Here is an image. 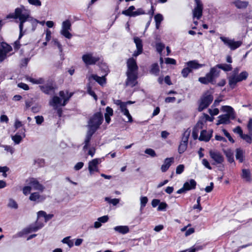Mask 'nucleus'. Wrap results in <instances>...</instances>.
<instances>
[{"mask_svg": "<svg viewBox=\"0 0 252 252\" xmlns=\"http://www.w3.org/2000/svg\"><path fill=\"white\" fill-rule=\"evenodd\" d=\"M30 11L26 9L24 6H22L20 7L16 8L14 13L9 14L7 16V18H12L14 19H18L19 20L20 34L19 39H20L23 36L22 30L24 27V23L26 21L30 20Z\"/></svg>", "mask_w": 252, "mask_h": 252, "instance_id": "obj_1", "label": "nucleus"}, {"mask_svg": "<svg viewBox=\"0 0 252 252\" xmlns=\"http://www.w3.org/2000/svg\"><path fill=\"white\" fill-rule=\"evenodd\" d=\"M27 183L28 185L23 188V193L25 195L30 194L32 190L42 192L45 189L43 185L35 178H30L27 181Z\"/></svg>", "mask_w": 252, "mask_h": 252, "instance_id": "obj_2", "label": "nucleus"}, {"mask_svg": "<svg viewBox=\"0 0 252 252\" xmlns=\"http://www.w3.org/2000/svg\"><path fill=\"white\" fill-rule=\"evenodd\" d=\"M73 93H69L67 91H62L59 93V95L54 96L50 101V104L53 107H57L58 106H65L72 96Z\"/></svg>", "mask_w": 252, "mask_h": 252, "instance_id": "obj_3", "label": "nucleus"}, {"mask_svg": "<svg viewBox=\"0 0 252 252\" xmlns=\"http://www.w3.org/2000/svg\"><path fill=\"white\" fill-rule=\"evenodd\" d=\"M221 110L224 112H226V114L219 116V120L217 123V125L228 124L230 119H234L235 115L233 109L231 107L229 106H223L221 108Z\"/></svg>", "mask_w": 252, "mask_h": 252, "instance_id": "obj_4", "label": "nucleus"}, {"mask_svg": "<svg viewBox=\"0 0 252 252\" xmlns=\"http://www.w3.org/2000/svg\"><path fill=\"white\" fill-rule=\"evenodd\" d=\"M103 121L102 114L100 112L94 114L88 123V129L95 132Z\"/></svg>", "mask_w": 252, "mask_h": 252, "instance_id": "obj_5", "label": "nucleus"}, {"mask_svg": "<svg viewBox=\"0 0 252 252\" xmlns=\"http://www.w3.org/2000/svg\"><path fill=\"white\" fill-rule=\"evenodd\" d=\"M220 72V71L216 69V67H212L209 72L207 73L205 76L199 78L198 81L204 84L213 83L214 79L219 76Z\"/></svg>", "mask_w": 252, "mask_h": 252, "instance_id": "obj_6", "label": "nucleus"}, {"mask_svg": "<svg viewBox=\"0 0 252 252\" xmlns=\"http://www.w3.org/2000/svg\"><path fill=\"white\" fill-rule=\"evenodd\" d=\"M213 97L211 93L207 92L205 93L200 99L198 110L199 111H202L206 108L212 102Z\"/></svg>", "mask_w": 252, "mask_h": 252, "instance_id": "obj_7", "label": "nucleus"}, {"mask_svg": "<svg viewBox=\"0 0 252 252\" xmlns=\"http://www.w3.org/2000/svg\"><path fill=\"white\" fill-rule=\"evenodd\" d=\"M248 76V73L246 71H243L239 75H232L228 79L229 84L232 87L234 88L237 83L246 80Z\"/></svg>", "mask_w": 252, "mask_h": 252, "instance_id": "obj_8", "label": "nucleus"}, {"mask_svg": "<svg viewBox=\"0 0 252 252\" xmlns=\"http://www.w3.org/2000/svg\"><path fill=\"white\" fill-rule=\"evenodd\" d=\"M101 69L103 71V73L102 74V76L100 77L95 74H92L89 77V79H94L96 81L98 84L101 85H103L106 82L105 76L108 74V68L107 65L105 64H101L100 66Z\"/></svg>", "mask_w": 252, "mask_h": 252, "instance_id": "obj_9", "label": "nucleus"}, {"mask_svg": "<svg viewBox=\"0 0 252 252\" xmlns=\"http://www.w3.org/2000/svg\"><path fill=\"white\" fill-rule=\"evenodd\" d=\"M71 30V24L69 20H66L62 23V29L60 33L65 37L70 39L72 37V34L70 31Z\"/></svg>", "mask_w": 252, "mask_h": 252, "instance_id": "obj_10", "label": "nucleus"}, {"mask_svg": "<svg viewBox=\"0 0 252 252\" xmlns=\"http://www.w3.org/2000/svg\"><path fill=\"white\" fill-rule=\"evenodd\" d=\"M82 59L84 63L87 65L94 64L100 60L99 57L94 56L92 53H88L83 55Z\"/></svg>", "mask_w": 252, "mask_h": 252, "instance_id": "obj_11", "label": "nucleus"}, {"mask_svg": "<svg viewBox=\"0 0 252 252\" xmlns=\"http://www.w3.org/2000/svg\"><path fill=\"white\" fill-rule=\"evenodd\" d=\"M220 39L224 44L228 46L232 50H234L238 48L242 44V42L241 41H235L233 39H231L224 36H220Z\"/></svg>", "mask_w": 252, "mask_h": 252, "instance_id": "obj_12", "label": "nucleus"}, {"mask_svg": "<svg viewBox=\"0 0 252 252\" xmlns=\"http://www.w3.org/2000/svg\"><path fill=\"white\" fill-rule=\"evenodd\" d=\"M196 186V182L194 179H190L186 181L183 187L177 190V193L181 194L186 192L187 191L194 189Z\"/></svg>", "mask_w": 252, "mask_h": 252, "instance_id": "obj_13", "label": "nucleus"}, {"mask_svg": "<svg viewBox=\"0 0 252 252\" xmlns=\"http://www.w3.org/2000/svg\"><path fill=\"white\" fill-rule=\"evenodd\" d=\"M12 50L11 47L6 43L2 42L0 45V62L6 57L7 54Z\"/></svg>", "mask_w": 252, "mask_h": 252, "instance_id": "obj_14", "label": "nucleus"}, {"mask_svg": "<svg viewBox=\"0 0 252 252\" xmlns=\"http://www.w3.org/2000/svg\"><path fill=\"white\" fill-rule=\"evenodd\" d=\"M209 155L214 161V164H221L224 161L222 155L218 151L211 150L209 152Z\"/></svg>", "mask_w": 252, "mask_h": 252, "instance_id": "obj_15", "label": "nucleus"}, {"mask_svg": "<svg viewBox=\"0 0 252 252\" xmlns=\"http://www.w3.org/2000/svg\"><path fill=\"white\" fill-rule=\"evenodd\" d=\"M127 70L126 73L138 74V66L136 60L133 58H130L127 61Z\"/></svg>", "mask_w": 252, "mask_h": 252, "instance_id": "obj_16", "label": "nucleus"}, {"mask_svg": "<svg viewBox=\"0 0 252 252\" xmlns=\"http://www.w3.org/2000/svg\"><path fill=\"white\" fill-rule=\"evenodd\" d=\"M101 162L100 158H94L89 161L88 163V169L91 174H93L94 172L98 171V165Z\"/></svg>", "mask_w": 252, "mask_h": 252, "instance_id": "obj_17", "label": "nucleus"}, {"mask_svg": "<svg viewBox=\"0 0 252 252\" xmlns=\"http://www.w3.org/2000/svg\"><path fill=\"white\" fill-rule=\"evenodd\" d=\"M138 74L135 73H126L127 79L126 82V86L133 87L137 83Z\"/></svg>", "mask_w": 252, "mask_h": 252, "instance_id": "obj_18", "label": "nucleus"}, {"mask_svg": "<svg viewBox=\"0 0 252 252\" xmlns=\"http://www.w3.org/2000/svg\"><path fill=\"white\" fill-rule=\"evenodd\" d=\"M43 225L42 224H36V225H31L29 227L25 228L23 231L19 233L20 236H21L23 234H26L30 233L32 231H36L37 230L41 228Z\"/></svg>", "mask_w": 252, "mask_h": 252, "instance_id": "obj_19", "label": "nucleus"}, {"mask_svg": "<svg viewBox=\"0 0 252 252\" xmlns=\"http://www.w3.org/2000/svg\"><path fill=\"white\" fill-rule=\"evenodd\" d=\"M39 192L38 191L31 193L29 196V200L36 203L43 201L45 199V197L41 195Z\"/></svg>", "mask_w": 252, "mask_h": 252, "instance_id": "obj_20", "label": "nucleus"}, {"mask_svg": "<svg viewBox=\"0 0 252 252\" xmlns=\"http://www.w3.org/2000/svg\"><path fill=\"white\" fill-rule=\"evenodd\" d=\"M134 42L136 44L137 51L134 52L133 55L134 57H137L142 53L143 51V45L142 40L138 37H135L134 38Z\"/></svg>", "mask_w": 252, "mask_h": 252, "instance_id": "obj_21", "label": "nucleus"}, {"mask_svg": "<svg viewBox=\"0 0 252 252\" xmlns=\"http://www.w3.org/2000/svg\"><path fill=\"white\" fill-rule=\"evenodd\" d=\"M134 42L136 44L137 51L134 52L133 55L134 57H137L142 53L143 51V45L142 40L138 37H135L134 38Z\"/></svg>", "mask_w": 252, "mask_h": 252, "instance_id": "obj_22", "label": "nucleus"}, {"mask_svg": "<svg viewBox=\"0 0 252 252\" xmlns=\"http://www.w3.org/2000/svg\"><path fill=\"white\" fill-rule=\"evenodd\" d=\"M196 4V6L193 10V17L199 19L202 15L203 5L201 2Z\"/></svg>", "mask_w": 252, "mask_h": 252, "instance_id": "obj_23", "label": "nucleus"}, {"mask_svg": "<svg viewBox=\"0 0 252 252\" xmlns=\"http://www.w3.org/2000/svg\"><path fill=\"white\" fill-rule=\"evenodd\" d=\"M174 161L173 158H168L165 159L163 164L161 165V170L162 172H164L166 171L171 164Z\"/></svg>", "mask_w": 252, "mask_h": 252, "instance_id": "obj_24", "label": "nucleus"}, {"mask_svg": "<svg viewBox=\"0 0 252 252\" xmlns=\"http://www.w3.org/2000/svg\"><path fill=\"white\" fill-rule=\"evenodd\" d=\"M245 154L244 150L241 148H237L235 151V158L237 160H238L240 162H243L245 160Z\"/></svg>", "mask_w": 252, "mask_h": 252, "instance_id": "obj_25", "label": "nucleus"}, {"mask_svg": "<svg viewBox=\"0 0 252 252\" xmlns=\"http://www.w3.org/2000/svg\"><path fill=\"white\" fill-rule=\"evenodd\" d=\"M114 230L120 234H126L129 232V228L126 225H119L114 227Z\"/></svg>", "mask_w": 252, "mask_h": 252, "instance_id": "obj_26", "label": "nucleus"}, {"mask_svg": "<svg viewBox=\"0 0 252 252\" xmlns=\"http://www.w3.org/2000/svg\"><path fill=\"white\" fill-rule=\"evenodd\" d=\"M212 131L208 132L205 130L201 132L199 139L200 141H208L212 136Z\"/></svg>", "mask_w": 252, "mask_h": 252, "instance_id": "obj_27", "label": "nucleus"}, {"mask_svg": "<svg viewBox=\"0 0 252 252\" xmlns=\"http://www.w3.org/2000/svg\"><path fill=\"white\" fill-rule=\"evenodd\" d=\"M186 64L191 69V71H192V69H198L204 65V64L198 63L195 60L189 61L187 62Z\"/></svg>", "mask_w": 252, "mask_h": 252, "instance_id": "obj_28", "label": "nucleus"}, {"mask_svg": "<svg viewBox=\"0 0 252 252\" xmlns=\"http://www.w3.org/2000/svg\"><path fill=\"white\" fill-rule=\"evenodd\" d=\"M40 90L45 94H49L53 89V87L51 83H48L44 85L39 86Z\"/></svg>", "mask_w": 252, "mask_h": 252, "instance_id": "obj_29", "label": "nucleus"}, {"mask_svg": "<svg viewBox=\"0 0 252 252\" xmlns=\"http://www.w3.org/2000/svg\"><path fill=\"white\" fill-rule=\"evenodd\" d=\"M94 132H95L88 129L87 134H86V136L85 141H84L85 145L83 147V149L84 150H86L88 148V146H89V144L90 141L91 139V137Z\"/></svg>", "mask_w": 252, "mask_h": 252, "instance_id": "obj_30", "label": "nucleus"}, {"mask_svg": "<svg viewBox=\"0 0 252 252\" xmlns=\"http://www.w3.org/2000/svg\"><path fill=\"white\" fill-rule=\"evenodd\" d=\"M27 80L34 84H44L45 83V80L44 78H33L29 77Z\"/></svg>", "mask_w": 252, "mask_h": 252, "instance_id": "obj_31", "label": "nucleus"}, {"mask_svg": "<svg viewBox=\"0 0 252 252\" xmlns=\"http://www.w3.org/2000/svg\"><path fill=\"white\" fill-rule=\"evenodd\" d=\"M242 177L247 182L251 181V174L249 169H242Z\"/></svg>", "mask_w": 252, "mask_h": 252, "instance_id": "obj_32", "label": "nucleus"}, {"mask_svg": "<svg viewBox=\"0 0 252 252\" xmlns=\"http://www.w3.org/2000/svg\"><path fill=\"white\" fill-rule=\"evenodd\" d=\"M120 110L121 112L123 114V115L127 117V121H126V122L130 123L132 122V118L131 115L130 114L129 111L126 108V105L125 107H124L123 108H122Z\"/></svg>", "mask_w": 252, "mask_h": 252, "instance_id": "obj_33", "label": "nucleus"}, {"mask_svg": "<svg viewBox=\"0 0 252 252\" xmlns=\"http://www.w3.org/2000/svg\"><path fill=\"white\" fill-rule=\"evenodd\" d=\"M7 206L12 209L16 210L18 208V204L13 198H9L8 200Z\"/></svg>", "mask_w": 252, "mask_h": 252, "instance_id": "obj_34", "label": "nucleus"}, {"mask_svg": "<svg viewBox=\"0 0 252 252\" xmlns=\"http://www.w3.org/2000/svg\"><path fill=\"white\" fill-rule=\"evenodd\" d=\"M214 67H216V69H218V68L221 69L225 71H230L232 69L231 65L227 64H218Z\"/></svg>", "mask_w": 252, "mask_h": 252, "instance_id": "obj_35", "label": "nucleus"}, {"mask_svg": "<svg viewBox=\"0 0 252 252\" xmlns=\"http://www.w3.org/2000/svg\"><path fill=\"white\" fill-rule=\"evenodd\" d=\"M135 9V8L134 6H130L127 9L123 10L122 13L126 16L133 17V14H134L133 10Z\"/></svg>", "mask_w": 252, "mask_h": 252, "instance_id": "obj_36", "label": "nucleus"}, {"mask_svg": "<svg viewBox=\"0 0 252 252\" xmlns=\"http://www.w3.org/2000/svg\"><path fill=\"white\" fill-rule=\"evenodd\" d=\"M235 5L238 8H246L248 5V2L245 1H241L240 0H236L234 2Z\"/></svg>", "mask_w": 252, "mask_h": 252, "instance_id": "obj_37", "label": "nucleus"}, {"mask_svg": "<svg viewBox=\"0 0 252 252\" xmlns=\"http://www.w3.org/2000/svg\"><path fill=\"white\" fill-rule=\"evenodd\" d=\"M225 156L227 158L228 162L230 163H232L234 162V159L233 158V153L232 151L228 149L224 152Z\"/></svg>", "mask_w": 252, "mask_h": 252, "instance_id": "obj_38", "label": "nucleus"}, {"mask_svg": "<svg viewBox=\"0 0 252 252\" xmlns=\"http://www.w3.org/2000/svg\"><path fill=\"white\" fill-rule=\"evenodd\" d=\"M154 18L156 22V28L158 29L161 21L163 20V16L160 14H157L155 16Z\"/></svg>", "mask_w": 252, "mask_h": 252, "instance_id": "obj_39", "label": "nucleus"}, {"mask_svg": "<svg viewBox=\"0 0 252 252\" xmlns=\"http://www.w3.org/2000/svg\"><path fill=\"white\" fill-rule=\"evenodd\" d=\"M188 144L184 142H181L178 147V152L180 154L183 153L187 149Z\"/></svg>", "mask_w": 252, "mask_h": 252, "instance_id": "obj_40", "label": "nucleus"}, {"mask_svg": "<svg viewBox=\"0 0 252 252\" xmlns=\"http://www.w3.org/2000/svg\"><path fill=\"white\" fill-rule=\"evenodd\" d=\"M159 69L157 63H154L152 65L150 72L152 74L157 75L159 72Z\"/></svg>", "mask_w": 252, "mask_h": 252, "instance_id": "obj_41", "label": "nucleus"}, {"mask_svg": "<svg viewBox=\"0 0 252 252\" xmlns=\"http://www.w3.org/2000/svg\"><path fill=\"white\" fill-rule=\"evenodd\" d=\"M70 237V236H68L64 238L62 240V242L63 244H67L69 248H71L73 246V242L72 240H69Z\"/></svg>", "mask_w": 252, "mask_h": 252, "instance_id": "obj_42", "label": "nucleus"}, {"mask_svg": "<svg viewBox=\"0 0 252 252\" xmlns=\"http://www.w3.org/2000/svg\"><path fill=\"white\" fill-rule=\"evenodd\" d=\"M140 209H143L148 202V199L146 196H141L140 197Z\"/></svg>", "mask_w": 252, "mask_h": 252, "instance_id": "obj_43", "label": "nucleus"}, {"mask_svg": "<svg viewBox=\"0 0 252 252\" xmlns=\"http://www.w3.org/2000/svg\"><path fill=\"white\" fill-rule=\"evenodd\" d=\"M156 48L157 52L161 54L162 50L165 48V45L161 42H158L156 43Z\"/></svg>", "mask_w": 252, "mask_h": 252, "instance_id": "obj_44", "label": "nucleus"}, {"mask_svg": "<svg viewBox=\"0 0 252 252\" xmlns=\"http://www.w3.org/2000/svg\"><path fill=\"white\" fill-rule=\"evenodd\" d=\"M191 72V69L187 66V67L183 69L181 72V74L183 77L186 78L188 76L189 74Z\"/></svg>", "mask_w": 252, "mask_h": 252, "instance_id": "obj_45", "label": "nucleus"}, {"mask_svg": "<svg viewBox=\"0 0 252 252\" xmlns=\"http://www.w3.org/2000/svg\"><path fill=\"white\" fill-rule=\"evenodd\" d=\"M241 138L246 141L249 144L252 143V134L249 135L248 134H243Z\"/></svg>", "mask_w": 252, "mask_h": 252, "instance_id": "obj_46", "label": "nucleus"}, {"mask_svg": "<svg viewBox=\"0 0 252 252\" xmlns=\"http://www.w3.org/2000/svg\"><path fill=\"white\" fill-rule=\"evenodd\" d=\"M12 139L14 141L15 144H18L22 140V137L19 135L16 134L12 136Z\"/></svg>", "mask_w": 252, "mask_h": 252, "instance_id": "obj_47", "label": "nucleus"}, {"mask_svg": "<svg viewBox=\"0 0 252 252\" xmlns=\"http://www.w3.org/2000/svg\"><path fill=\"white\" fill-rule=\"evenodd\" d=\"M145 153L152 157H155L157 156L155 151L151 148L146 149L145 151Z\"/></svg>", "mask_w": 252, "mask_h": 252, "instance_id": "obj_48", "label": "nucleus"}, {"mask_svg": "<svg viewBox=\"0 0 252 252\" xmlns=\"http://www.w3.org/2000/svg\"><path fill=\"white\" fill-rule=\"evenodd\" d=\"M114 103L117 105L119 106L120 107V109L121 110L122 108H123L124 107H125L126 105V103H125L124 102H122L120 100H115Z\"/></svg>", "mask_w": 252, "mask_h": 252, "instance_id": "obj_49", "label": "nucleus"}, {"mask_svg": "<svg viewBox=\"0 0 252 252\" xmlns=\"http://www.w3.org/2000/svg\"><path fill=\"white\" fill-rule=\"evenodd\" d=\"M29 3L32 5L40 6L41 5V2L39 0H28Z\"/></svg>", "mask_w": 252, "mask_h": 252, "instance_id": "obj_50", "label": "nucleus"}, {"mask_svg": "<svg viewBox=\"0 0 252 252\" xmlns=\"http://www.w3.org/2000/svg\"><path fill=\"white\" fill-rule=\"evenodd\" d=\"M167 207V205L165 202L159 203L158 207V211L165 210Z\"/></svg>", "mask_w": 252, "mask_h": 252, "instance_id": "obj_51", "label": "nucleus"}, {"mask_svg": "<svg viewBox=\"0 0 252 252\" xmlns=\"http://www.w3.org/2000/svg\"><path fill=\"white\" fill-rule=\"evenodd\" d=\"M184 170V166L183 164H180L178 165L176 169V173L177 174H181Z\"/></svg>", "mask_w": 252, "mask_h": 252, "instance_id": "obj_52", "label": "nucleus"}, {"mask_svg": "<svg viewBox=\"0 0 252 252\" xmlns=\"http://www.w3.org/2000/svg\"><path fill=\"white\" fill-rule=\"evenodd\" d=\"M144 14H145L144 11L141 8H139L137 10L134 11L133 17H135Z\"/></svg>", "mask_w": 252, "mask_h": 252, "instance_id": "obj_53", "label": "nucleus"}, {"mask_svg": "<svg viewBox=\"0 0 252 252\" xmlns=\"http://www.w3.org/2000/svg\"><path fill=\"white\" fill-rule=\"evenodd\" d=\"M1 146L3 147L5 151L10 152L11 154L14 153V150L11 146L7 145H2Z\"/></svg>", "mask_w": 252, "mask_h": 252, "instance_id": "obj_54", "label": "nucleus"}, {"mask_svg": "<svg viewBox=\"0 0 252 252\" xmlns=\"http://www.w3.org/2000/svg\"><path fill=\"white\" fill-rule=\"evenodd\" d=\"M35 119L37 125H41L44 121L43 117L41 116H37L35 117Z\"/></svg>", "mask_w": 252, "mask_h": 252, "instance_id": "obj_55", "label": "nucleus"}, {"mask_svg": "<svg viewBox=\"0 0 252 252\" xmlns=\"http://www.w3.org/2000/svg\"><path fill=\"white\" fill-rule=\"evenodd\" d=\"M165 61L167 64H175L176 63V60L172 58H167Z\"/></svg>", "mask_w": 252, "mask_h": 252, "instance_id": "obj_56", "label": "nucleus"}, {"mask_svg": "<svg viewBox=\"0 0 252 252\" xmlns=\"http://www.w3.org/2000/svg\"><path fill=\"white\" fill-rule=\"evenodd\" d=\"M202 164L206 168H207L210 170L212 169V167L210 166L209 162L208 161V160L206 159H205V158L203 159L202 161Z\"/></svg>", "mask_w": 252, "mask_h": 252, "instance_id": "obj_57", "label": "nucleus"}, {"mask_svg": "<svg viewBox=\"0 0 252 252\" xmlns=\"http://www.w3.org/2000/svg\"><path fill=\"white\" fill-rule=\"evenodd\" d=\"M222 131L223 132L224 134L228 138L229 141L231 143L234 142V140L231 137L230 134L225 129H223Z\"/></svg>", "mask_w": 252, "mask_h": 252, "instance_id": "obj_58", "label": "nucleus"}, {"mask_svg": "<svg viewBox=\"0 0 252 252\" xmlns=\"http://www.w3.org/2000/svg\"><path fill=\"white\" fill-rule=\"evenodd\" d=\"M108 220V217L107 216H104L101 217H99L97 219V220L100 221L101 223H105L107 222Z\"/></svg>", "mask_w": 252, "mask_h": 252, "instance_id": "obj_59", "label": "nucleus"}, {"mask_svg": "<svg viewBox=\"0 0 252 252\" xmlns=\"http://www.w3.org/2000/svg\"><path fill=\"white\" fill-rule=\"evenodd\" d=\"M113 114V111L112 108L109 107H107L106 108V113H105V116H112Z\"/></svg>", "mask_w": 252, "mask_h": 252, "instance_id": "obj_60", "label": "nucleus"}, {"mask_svg": "<svg viewBox=\"0 0 252 252\" xmlns=\"http://www.w3.org/2000/svg\"><path fill=\"white\" fill-rule=\"evenodd\" d=\"M233 131L235 133H238L240 135V136H241V137L243 135V131H242L241 128L239 126H238L236 127H235Z\"/></svg>", "mask_w": 252, "mask_h": 252, "instance_id": "obj_61", "label": "nucleus"}, {"mask_svg": "<svg viewBox=\"0 0 252 252\" xmlns=\"http://www.w3.org/2000/svg\"><path fill=\"white\" fill-rule=\"evenodd\" d=\"M18 87L24 90H28L29 89V87L28 85L24 83H20L18 84Z\"/></svg>", "mask_w": 252, "mask_h": 252, "instance_id": "obj_62", "label": "nucleus"}, {"mask_svg": "<svg viewBox=\"0 0 252 252\" xmlns=\"http://www.w3.org/2000/svg\"><path fill=\"white\" fill-rule=\"evenodd\" d=\"M31 109L33 113H37L40 111V106L39 105L36 104L33 106Z\"/></svg>", "mask_w": 252, "mask_h": 252, "instance_id": "obj_63", "label": "nucleus"}, {"mask_svg": "<svg viewBox=\"0 0 252 252\" xmlns=\"http://www.w3.org/2000/svg\"><path fill=\"white\" fill-rule=\"evenodd\" d=\"M247 126L250 133L252 134V119H250Z\"/></svg>", "mask_w": 252, "mask_h": 252, "instance_id": "obj_64", "label": "nucleus"}]
</instances>
